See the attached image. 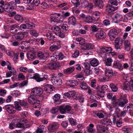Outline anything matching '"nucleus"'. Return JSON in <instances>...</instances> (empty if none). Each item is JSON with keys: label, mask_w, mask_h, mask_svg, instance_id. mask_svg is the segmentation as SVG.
I'll list each match as a JSON object with an SVG mask.
<instances>
[{"label": "nucleus", "mask_w": 133, "mask_h": 133, "mask_svg": "<svg viewBox=\"0 0 133 133\" xmlns=\"http://www.w3.org/2000/svg\"><path fill=\"white\" fill-rule=\"evenodd\" d=\"M29 35L28 32H21L14 35L15 38L19 41L25 37H26Z\"/></svg>", "instance_id": "6"}, {"label": "nucleus", "mask_w": 133, "mask_h": 133, "mask_svg": "<svg viewBox=\"0 0 133 133\" xmlns=\"http://www.w3.org/2000/svg\"><path fill=\"white\" fill-rule=\"evenodd\" d=\"M28 121L26 119L22 118L19 119L18 122L16 124L17 127L22 128L24 129V124L27 122Z\"/></svg>", "instance_id": "10"}, {"label": "nucleus", "mask_w": 133, "mask_h": 133, "mask_svg": "<svg viewBox=\"0 0 133 133\" xmlns=\"http://www.w3.org/2000/svg\"><path fill=\"white\" fill-rule=\"evenodd\" d=\"M90 63L92 66H96L98 65L99 62L97 59L94 58L91 61Z\"/></svg>", "instance_id": "34"}, {"label": "nucleus", "mask_w": 133, "mask_h": 133, "mask_svg": "<svg viewBox=\"0 0 133 133\" xmlns=\"http://www.w3.org/2000/svg\"><path fill=\"white\" fill-rule=\"evenodd\" d=\"M46 36L48 39H49L53 40L55 38L53 34L50 33H48L46 34Z\"/></svg>", "instance_id": "50"}, {"label": "nucleus", "mask_w": 133, "mask_h": 133, "mask_svg": "<svg viewBox=\"0 0 133 133\" xmlns=\"http://www.w3.org/2000/svg\"><path fill=\"white\" fill-rule=\"evenodd\" d=\"M124 45L125 50L127 51L130 49L131 45L129 40H126L124 42Z\"/></svg>", "instance_id": "19"}, {"label": "nucleus", "mask_w": 133, "mask_h": 133, "mask_svg": "<svg viewBox=\"0 0 133 133\" xmlns=\"http://www.w3.org/2000/svg\"><path fill=\"white\" fill-rule=\"evenodd\" d=\"M19 26L16 24H14L10 26V30L11 33L14 34L18 32V29H19Z\"/></svg>", "instance_id": "22"}, {"label": "nucleus", "mask_w": 133, "mask_h": 133, "mask_svg": "<svg viewBox=\"0 0 133 133\" xmlns=\"http://www.w3.org/2000/svg\"><path fill=\"white\" fill-rule=\"evenodd\" d=\"M52 30H54L55 34L57 35L61 31L60 28L58 26H54L52 28Z\"/></svg>", "instance_id": "37"}, {"label": "nucleus", "mask_w": 133, "mask_h": 133, "mask_svg": "<svg viewBox=\"0 0 133 133\" xmlns=\"http://www.w3.org/2000/svg\"><path fill=\"white\" fill-rule=\"evenodd\" d=\"M121 31L120 29L117 30L115 28L110 30L109 33V35L110 40H114Z\"/></svg>", "instance_id": "2"}, {"label": "nucleus", "mask_w": 133, "mask_h": 133, "mask_svg": "<svg viewBox=\"0 0 133 133\" xmlns=\"http://www.w3.org/2000/svg\"><path fill=\"white\" fill-rule=\"evenodd\" d=\"M116 9V8H114V6H112V5L109 4L107 6L106 10L107 12H110L115 11Z\"/></svg>", "instance_id": "33"}, {"label": "nucleus", "mask_w": 133, "mask_h": 133, "mask_svg": "<svg viewBox=\"0 0 133 133\" xmlns=\"http://www.w3.org/2000/svg\"><path fill=\"white\" fill-rule=\"evenodd\" d=\"M119 99H117L116 100L114 101L113 102L112 104L114 108L118 107V106L119 105Z\"/></svg>", "instance_id": "52"}, {"label": "nucleus", "mask_w": 133, "mask_h": 133, "mask_svg": "<svg viewBox=\"0 0 133 133\" xmlns=\"http://www.w3.org/2000/svg\"><path fill=\"white\" fill-rule=\"evenodd\" d=\"M124 90H126L127 92L129 90L133 91V79H131L130 82H125L124 84Z\"/></svg>", "instance_id": "3"}, {"label": "nucleus", "mask_w": 133, "mask_h": 133, "mask_svg": "<svg viewBox=\"0 0 133 133\" xmlns=\"http://www.w3.org/2000/svg\"><path fill=\"white\" fill-rule=\"evenodd\" d=\"M76 7H74L72 10L73 13L75 15H78L80 11L79 9H77Z\"/></svg>", "instance_id": "51"}, {"label": "nucleus", "mask_w": 133, "mask_h": 133, "mask_svg": "<svg viewBox=\"0 0 133 133\" xmlns=\"http://www.w3.org/2000/svg\"><path fill=\"white\" fill-rule=\"evenodd\" d=\"M84 71L87 76H88L91 74L92 73L91 70L90 69H85L84 70Z\"/></svg>", "instance_id": "58"}, {"label": "nucleus", "mask_w": 133, "mask_h": 133, "mask_svg": "<svg viewBox=\"0 0 133 133\" xmlns=\"http://www.w3.org/2000/svg\"><path fill=\"white\" fill-rule=\"evenodd\" d=\"M60 98L59 95L58 94H56L54 96L53 99L54 100L55 102H58L59 101Z\"/></svg>", "instance_id": "53"}, {"label": "nucleus", "mask_w": 133, "mask_h": 133, "mask_svg": "<svg viewBox=\"0 0 133 133\" xmlns=\"http://www.w3.org/2000/svg\"><path fill=\"white\" fill-rule=\"evenodd\" d=\"M112 49L110 47H102L101 49V51L104 53L106 52L109 53L112 51Z\"/></svg>", "instance_id": "23"}, {"label": "nucleus", "mask_w": 133, "mask_h": 133, "mask_svg": "<svg viewBox=\"0 0 133 133\" xmlns=\"http://www.w3.org/2000/svg\"><path fill=\"white\" fill-rule=\"evenodd\" d=\"M110 87L112 91L114 92H116L117 90V88L116 86L113 83H111L110 85Z\"/></svg>", "instance_id": "43"}, {"label": "nucleus", "mask_w": 133, "mask_h": 133, "mask_svg": "<svg viewBox=\"0 0 133 133\" xmlns=\"http://www.w3.org/2000/svg\"><path fill=\"white\" fill-rule=\"evenodd\" d=\"M28 102L32 104H40L39 101L37 100L36 96L34 95H31L28 98Z\"/></svg>", "instance_id": "7"}, {"label": "nucleus", "mask_w": 133, "mask_h": 133, "mask_svg": "<svg viewBox=\"0 0 133 133\" xmlns=\"http://www.w3.org/2000/svg\"><path fill=\"white\" fill-rule=\"evenodd\" d=\"M81 0H71V2L74 5V6L77 7L80 4V2Z\"/></svg>", "instance_id": "41"}, {"label": "nucleus", "mask_w": 133, "mask_h": 133, "mask_svg": "<svg viewBox=\"0 0 133 133\" xmlns=\"http://www.w3.org/2000/svg\"><path fill=\"white\" fill-rule=\"evenodd\" d=\"M51 82L57 86H59L62 83V81L60 79H57L56 78L55 80H54L53 78L51 80Z\"/></svg>", "instance_id": "20"}, {"label": "nucleus", "mask_w": 133, "mask_h": 133, "mask_svg": "<svg viewBox=\"0 0 133 133\" xmlns=\"http://www.w3.org/2000/svg\"><path fill=\"white\" fill-rule=\"evenodd\" d=\"M113 66L114 68H118L120 70H122L123 69L122 65L118 61H114L113 64Z\"/></svg>", "instance_id": "17"}, {"label": "nucleus", "mask_w": 133, "mask_h": 133, "mask_svg": "<svg viewBox=\"0 0 133 133\" xmlns=\"http://www.w3.org/2000/svg\"><path fill=\"white\" fill-rule=\"evenodd\" d=\"M69 82L70 83L69 84L71 86H75L78 84V82L76 80H70L69 81Z\"/></svg>", "instance_id": "38"}, {"label": "nucleus", "mask_w": 133, "mask_h": 133, "mask_svg": "<svg viewBox=\"0 0 133 133\" xmlns=\"http://www.w3.org/2000/svg\"><path fill=\"white\" fill-rule=\"evenodd\" d=\"M95 36L98 39H103L106 38V34L104 31L101 30L96 33Z\"/></svg>", "instance_id": "11"}, {"label": "nucleus", "mask_w": 133, "mask_h": 133, "mask_svg": "<svg viewBox=\"0 0 133 133\" xmlns=\"http://www.w3.org/2000/svg\"><path fill=\"white\" fill-rule=\"evenodd\" d=\"M30 33L31 35L35 37L38 36V34L37 31L34 30H30Z\"/></svg>", "instance_id": "45"}, {"label": "nucleus", "mask_w": 133, "mask_h": 133, "mask_svg": "<svg viewBox=\"0 0 133 133\" xmlns=\"http://www.w3.org/2000/svg\"><path fill=\"white\" fill-rule=\"evenodd\" d=\"M61 42L59 41H56L52 42L51 44H52L55 46H56L58 48H61L60 45Z\"/></svg>", "instance_id": "46"}, {"label": "nucleus", "mask_w": 133, "mask_h": 133, "mask_svg": "<svg viewBox=\"0 0 133 133\" xmlns=\"http://www.w3.org/2000/svg\"><path fill=\"white\" fill-rule=\"evenodd\" d=\"M27 57L29 60H32L35 58V53L33 50L29 51L27 54Z\"/></svg>", "instance_id": "13"}, {"label": "nucleus", "mask_w": 133, "mask_h": 133, "mask_svg": "<svg viewBox=\"0 0 133 133\" xmlns=\"http://www.w3.org/2000/svg\"><path fill=\"white\" fill-rule=\"evenodd\" d=\"M119 99L118 105L122 107H124L128 102V100L125 98H121Z\"/></svg>", "instance_id": "21"}, {"label": "nucleus", "mask_w": 133, "mask_h": 133, "mask_svg": "<svg viewBox=\"0 0 133 133\" xmlns=\"http://www.w3.org/2000/svg\"><path fill=\"white\" fill-rule=\"evenodd\" d=\"M49 56L50 54L49 52H43V59L45 60Z\"/></svg>", "instance_id": "55"}, {"label": "nucleus", "mask_w": 133, "mask_h": 133, "mask_svg": "<svg viewBox=\"0 0 133 133\" xmlns=\"http://www.w3.org/2000/svg\"><path fill=\"white\" fill-rule=\"evenodd\" d=\"M75 70L74 67H71L67 68L64 70V72L66 74H69L72 73Z\"/></svg>", "instance_id": "29"}, {"label": "nucleus", "mask_w": 133, "mask_h": 133, "mask_svg": "<svg viewBox=\"0 0 133 133\" xmlns=\"http://www.w3.org/2000/svg\"><path fill=\"white\" fill-rule=\"evenodd\" d=\"M68 119L70 124L72 125H76L77 123L76 122V120H75L72 118H69Z\"/></svg>", "instance_id": "39"}, {"label": "nucleus", "mask_w": 133, "mask_h": 133, "mask_svg": "<svg viewBox=\"0 0 133 133\" xmlns=\"http://www.w3.org/2000/svg\"><path fill=\"white\" fill-rule=\"evenodd\" d=\"M122 44V40L120 38H118L116 39L115 40V47L117 49L121 50V46Z\"/></svg>", "instance_id": "9"}, {"label": "nucleus", "mask_w": 133, "mask_h": 133, "mask_svg": "<svg viewBox=\"0 0 133 133\" xmlns=\"http://www.w3.org/2000/svg\"><path fill=\"white\" fill-rule=\"evenodd\" d=\"M68 23L69 24L75 25L76 24V19L75 17L73 16L69 17L68 19Z\"/></svg>", "instance_id": "26"}, {"label": "nucleus", "mask_w": 133, "mask_h": 133, "mask_svg": "<svg viewBox=\"0 0 133 133\" xmlns=\"http://www.w3.org/2000/svg\"><path fill=\"white\" fill-rule=\"evenodd\" d=\"M105 61L106 65L109 66L111 65L112 60L109 57L105 59Z\"/></svg>", "instance_id": "36"}, {"label": "nucleus", "mask_w": 133, "mask_h": 133, "mask_svg": "<svg viewBox=\"0 0 133 133\" xmlns=\"http://www.w3.org/2000/svg\"><path fill=\"white\" fill-rule=\"evenodd\" d=\"M98 95L101 97H104V95L105 92L103 90H97Z\"/></svg>", "instance_id": "42"}, {"label": "nucleus", "mask_w": 133, "mask_h": 133, "mask_svg": "<svg viewBox=\"0 0 133 133\" xmlns=\"http://www.w3.org/2000/svg\"><path fill=\"white\" fill-rule=\"evenodd\" d=\"M7 54L10 56H13V54H14V52L13 51H10L9 50L6 51Z\"/></svg>", "instance_id": "62"}, {"label": "nucleus", "mask_w": 133, "mask_h": 133, "mask_svg": "<svg viewBox=\"0 0 133 133\" xmlns=\"http://www.w3.org/2000/svg\"><path fill=\"white\" fill-rule=\"evenodd\" d=\"M46 130V127L43 125H41L38 128L36 132L37 133H42L43 132L45 131Z\"/></svg>", "instance_id": "31"}, {"label": "nucleus", "mask_w": 133, "mask_h": 133, "mask_svg": "<svg viewBox=\"0 0 133 133\" xmlns=\"http://www.w3.org/2000/svg\"><path fill=\"white\" fill-rule=\"evenodd\" d=\"M85 21L88 23H93L96 21L98 20V19L95 20L93 19L91 16H89L86 17L84 19Z\"/></svg>", "instance_id": "24"}, {"label": "nucleus", "mask_w": 133, "mask_h": 133, "mask_svg": "<svg viewBox=\"0 0 133 133\" xmlns=\"http://www.w3.org/2000/svg\"><path fill=\"white\" fill-rule=\"evenodd\" d=\"M47 67L49 69L55 70L59 67V65L58 63H51L47 64Z\"/></svg>", "instance_id": "15"}, {"label": "nucleus", "mask_w": 133, "mask_h": 133, "mask_svg": "<svg viewBox=\"0 0 133 133\" xmlns=\"http://www.w3.org/2000/svg\"><path fill=\"white\" fill-rule=\"evenodd\" d=\"M19 104L22 106H26L28 104V103L24 101H21L19 103L17 101L14 102L15 109L18 111H21L22 109Z\"/></svg>", "instance_id": "8"}, {"label": "nucleus", "mask_w": 133, "mask_h": 133, "mask_svg": "<svg viewBox=\"0 0 133 133\" xmlns=\"http://www.w3.org/2000/svg\"><path fill=\"white\" fill-rule=\"evenodd\" d=\"M83 75L82 73L79 74L77 75L76 76V77L78 80L80 79L83 80L84 79V77H83Z\"/></svg>", "instance_id": "59"}, {"label": "nucleus", "mask_w": 133, "mask_h": 133, "mask_svg": "<svg viewBox=\"0 0 133 133\" xmlns=\"http://www.w3.org/2000/svg\"><path fill=\"white\" fill-rule=\"evenodd\" d=\"M75 92L74 91H69L68 92H65L64 94V95L68 97H74L75 99H77V97L75 96Z\"/></svg>", "instance_id": "16"}, {"label": "nucleus", "mask_w": 133, "mask_h": 133, "mask_svg": "<svg viewBox=\"0 0 133 133\" xmlns=\"http://www.w3.org/2000/svg\"><path fill=\"white\" fill-rule=\"evenodd\" d=\"M45 91H47L48 92L50 93L51 91L54 90V88L52 85L47 84L45 85L43 88Z\"/></svg>", "instance_id": "18"}, {"label": "nucleus", "mask_w": 133, "mask_h": 133, "mask_svg": "<svg viewBox=\"0 0 133 133\" xmlns=\"http://www.w3.org/2000/svg\"><path fill=\"white\" fill-rule=\"evenodd\" d=\"M26 25L25 24H22L20 25L19 29L21 30L24 31L26 29Z\"/></svg>", "instance_id": "56"}, {"label": "nucleus", "mask_w": 133, "mask_h": 133, "mask_svg": "<svg viewBox=\"0 0 133 133\" xmlns=\"http://www.w3.org/2000/svg\"><path fill=\"white\" fill-rule=\"evenodd\" d=\"M18 55L19 53L18 52L16 53L14 52V54L13 55V56H14L13 60L15 63L17 62L18 60Z\"/></svg>", "instance_id": "47"}, {"label": "nucleus", "mask_w": 133, "mask_h": 133, "mask_svg": "<svg viewBox=\"0 0 133 133\" xmlns=\"http://www.w3.org/2000/svg\"><path fill=\"white\" fill-rule=\"evenodd\" d=\"M71 109L70 106L69 105L65 106L62 105L59 107V110L61 114H64L70 111Z\"/></svg>", "instance_id": "5"}, {"label": "nucleus", "mask_w": 133, "mask_h": 133, "mask_svg": "<svg viewBox=\"0 0 133 133\" xmlns=\"http://www.w3.org/2000/svg\"><path fill=\"white\" fill-rule=\"evenodd\" d=\"M105 72V75L108 77H111L112 75L113 72L112 70L106 69Z\"/></svg>", "instance_id": "35"}, {"label": "nucleus", "mask_w": 133, "mask_h": 133, "mask_svg": "<svg viewBox=\"0 0 133 133\" xmlns=\"http://www.w3.org/2000/svg\"><path fill=\"white\" fill-rule=\"evenodd\" d=\"M94 48V45L90 43H86L83 46H81L80 50L83 54L87 55L89 54V52H87V50L93 49Z\"/></svg>", "instance_id": "1"}, {"label": "nucleus", "mask_w": 133, "mask_h": 133, "mask_svg": "<svg viewBox=\"0 0 133 133\" xmlns=\"http://www.w3.org/2000/svg\"><path fill=\"white\" fill-rule=\"evenodd\" d=\"M61 27L62 31L64 32H66L68 29V27L66 24H63Z\"/></svg>", "instance_id": "44"}, {"label": "nucleus", "mask_w": 133, "mask_h": 133, "mask_svg": "<svg viewBox=\"0 0 133 133\" xmlns=\"http://www.w3.org/2000/svg\"><path fill=\"white\" fill-rule=\"evenodd\" d=\"M43 89L40 88H36L32 89L31 91L32 94L34 95H40L43 93Z\"/></svg>", "instance_id": "12"}, {"label": "nucleus", "mask_w": 133, "mask_h": 133, "mask_svg": "<svg viewBox=\"0 0 133 133\" xmlns=\"http://www.w3.org/2000/svg\"><path fill=\"white\" fill-rule=\"evenodd\" d=\"M91 30L93 32H95L98 30V29L96 28L95 25H91Z\"/></svg>", "instance_id": "57"}, {"label": "nucleus", "mask_w": 133, "mask_h": 133, "mask_svg": "<svg viewBox=\"0 0 133 133\" xmlns=\"http://www.w3.org/2000/svg\"><path fill=\"white\" fill-rule=\"evenodd\" d=\"M79 51L78 50H76L75 51L74 54L72 55V57L75 58L77 57L79 55Z\"/></svg>", "instance_id": "61"}, {"label": "nucleus", "mask_w": 133, "mask_h": 133, "mask_svg": "<svg viewBox=\"0 0 133 133\" xmlns=\"http://www.w3.org/2000/svg\"><path fill=\"white\" fill-rule=\"evenodd\" d=\"M114 18L116 20L115 22L116 23H118L122 21V16L121 14H117L115 15Z\"/></svg>", "instance_id": "27"}, {"label": "nucleus", "mask_w": 133, "mask_h": 133, "mask_svg": "<svg viewBox=\"0 0 133 133\" xmlns=\"http://www.w3.org/2000/svg\"><path fill=\"white\" fill-rule=\"evenodd\" d=\"M94 3L96 6L100 8L103 7V3L102 0H94Z\"/></svg>", "instance_id": "28"}, {"label": "nucleus", "mask_w": 133, "mask_h": 133, "mask_svg": "<svg viewBox=\"0 0 133 133\" xmlns=\"http://www.w3.org/2000/svg\"><path fill=\"white\" fill-rule=\"evenodd\" d=\"M84 3L86 5L85 6V7H88L89 8L91 9L93 7V4L91 3H89L87 2H86Z\"/></svg>", "instance_id": "54"}, {"label": "nucleus", "mask_w": 133, "mask_h": 133, "mask_svg": "<svg viewBox=\"0 0 133 133\" xmlns=\"http://www.w3.org/2000/svg\"><path fill=\"white\" fill-rule=\"evenodd\" d=\"M59 49V48H58L56 46H55L53 44L51 45L49 47L50 50L51 51H54Z\"/></svg>", "instance_id": "48"}, {"label": "nucleus", "mask_w": 133, "mask_h": 133, "mask_svg": "<svg viewBox=\"0 0 133 133\" xmlns=\"http://www.w3.org/2000/svg\"><path fill=\"white\" fill-rule=\"evenodd\" d=\"M29 115L28 113L26 111H23L21 114V116L23 117H26L28 116Z\"/></svg>", "instance_id": "64"}, {"label": "nucleus", "mask_w": 133, "mask_h": 133, "mask_svg": "<svg viewBox=\"0 0 133 133\" xmlns=\"http://www.w3.org/2000/svg\"><path fill=\"white\" fill-rule=\"evenodd\" d=\"M4 9L5 11L7 12H11L13 9L12 7H11L9 4H6L4 6Z\"/></svg>", "instance_id": "32"}, {"label": "nucleus", "mask_w": 133, "mask_h": 133, "mask_svg": "<svg viewBox=\"0 0 133 133\" xmlns=\"http://www.w3.org/2000/svg\"><path fill=\"white\" fill-rule=\"evenodd\" d=\"M80 87L82 89L84 90L86 89L88 87L87 84L84 82H82L80 84Z\"/></svg>", "instance_id": "49"}, {"label": "nucleus", "mask_w": 133, "mask_h": 133, "mask_svg": "<svg viewBox=\"0 0 133 133\" xmlns=\"http://www.w3.org/2000/svg\"><path fill=\"white\" fill-rule=\"evenodd\" d=\"M104 24L105 26L109 25L110 24V21L108 19H105L103 21Z\"/></svg>", "instance_id": "63"}, {"label": "nucleus", "mask_w": 133, "mask_h": 133, "mask_svg": "<svg viewBox=\"0 0 133 133\" xmlns=\"http://www.w3.org/2000/svg\"><path fill=\"white\" fill-rule=\"evenodd\" d=\"M41 7L43 9H46L48 7V4L45 2H43L41 4Z\"/></svg>", "instance_id": "60"}, {"label": "nucleus", "mask_w": 133, "mask_h": 133, "mask_svg": "<svg viewBox=\"0 0 133 133\" xmlns=\"http://www.w3.org/2000/svg\"><path fill=\"white\" fill-rule=\"evenodd\" d=\"M59 126V124L58 123L54 122L50 123L48 126V129L50 132H53L57 130Z\"/></svg>", "instance_id": "4"}, {"label": "nucleus", "mask_w": 133, "mask_h": 133, "mask_svg": "<svg viewBox=\"0 0 133 133\" xmlns=\"http://www.w3.org/2000/svg\"><path fill=\"white\" fill-rule=\"evenodd\" d=\"M31 79H34L36 80L37 82H40L42 81L45 79L46 78L45 77H41L38 74L36 73L34 75V76L30 78Z\"/></svg>", "instance_id": "14"}, {"label": "nucleus", "mask_w": 133, "mask_h": 133, "mask_svg": "<svg viewBox=\"0 0 133 133\" xmlns=\"http://www.w3.org/2000/svg\"><path fill=\"white\" fill-rule=\"evenodd\" d=\"M96 128L98 132L97 133H104L105 131V129L104 127L99 124L97 125Z\"/></svg>", "instance_id": "30"}, {"label": "nucleus", "mask_w": 133, "mask_h": 133, "mask_svg": "<svg viewBox=\"0 0 133 133\" xmlns=\"http://www.w3.org/2000/svg\"><path fill=\"white\" fill-rule=\"evenodd\" d=\"M101 122L103 124H109L110 125L112 124V122L110 119L106 118L101 119Z\"/></svg>", "instance_id": "25"}, {"label": "nucleus", "mask_w": 133, "mask_h": 133, "mask_svg": "<svg viewBox=\"0 0 133 133\" xmlns=\"http://www.w3.org/2000/svg\"><path fill=\"white\" fill-rule=\"evenodd\" d=\"M15 19L17 21L22 22L23 20V17L20 15H16L14 17Z\"/></svg>", "instance_id": "40"}]
</instances>
